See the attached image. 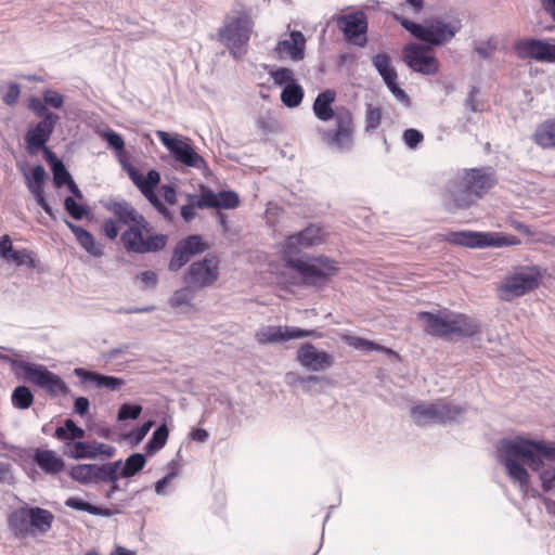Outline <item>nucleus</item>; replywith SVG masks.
I'll return each instance as SVG.
<instances>
[{
    "label": "nucleus",
    "mask_w": 555,
    "mask_h": 555,
    "mask_svg": "<svg viewBox=\"0 0 555 555\" xmlns=\"http://www.w3.org/2000/svg\"><path fill=\"white\" fill-rule=\"evenodd\" d=\"M34 460L36 464L47 474H57L64 467V462L51 450H38Z\"/></svg>",
    "instance_id": "35"
},
{
    "label": "nucleus",
    "mask_w": 555,
    "mask_h": 555,
    "mask_svg": "<svg viewBox=\"0 0 555 555\" xmlns=\"http://www.w3.org/2000/svg\"><path fill=\"white\" fill-rule=\"evenodd\" d=\"M297 361L310 372H324L333 366L334 357L323 350H319L310 343L302 344L297 350Z\"/></svg>",
    "instance_id": "19"
},
{
    "label": "nucleus",
    "mask_w": 555,
    "mask_h": 555,
    "mask_svg": "<svg viewBox=\"0 0 555 555\" xmlns=\"http://www.w3.org/2000/svg\"><path fill=\"white\" fill-rule=\"evenodd\" d=\"M35 400L34 393L29 387L25 385L16 386L11 395V402L15 409L26 410L33 405Z\"/></svg>",
    "instance_id": "40"
},
{
    "label": "nucleus",
    "mask_w": 555,
    "mask_h": 555,
    "mask_svg": "<svg viewBox=\"0 0 555 555\" xmlns=\"http://www.w3.org/2000/svg\"><path fill=\"white\" fill-rule=\"evenodd\" d=\"M286 266L297 271L301 282L307 286H321L331 275H334L337 267L335 261L325 256H289L283 257Z\"/></svg>",
    "instance_id": "8"
},
{
    "label": "nucleus",
    "mask_w": 555,
    "mask_h": 555,
    "mask_svg": "<svg viewBox=\"0 0 555 555\" xmlns=\"http://www.w3.org/2000/svg\"><path fill=\"white\" fill-rule=\"evenodd\" d=\"M254 21L245 9H235L227 14L219 28V41L227 47L234 59L242 57L250 40Z\"/></svg>",
    "instance_id": "5"
},
{
    "label": "nucleus",
    "mask_w": 555,
    "mask_h": 555,
    "mask_svg": "<svg viewBox=\"0 0 555 555\" xmlns=\"http://www.w3.org/2000/svg\"><path fill=\"white\" fill-rule=\"evenodd\" d=\"M259 344H279L291 339L319 337L314 330H304L295 326L267 325L256 332Z\"/></svg>",
    "instance_id": "17"
},
{
    "label": "nucleus",
    "mask_w": 555,
    "mask_h": 555,
    "mask_svg": "<svg viewBox=\"0 0 555 555\" xmlns=\"http://www.w3.org/2000/svg\"><path fill=\"white\" fill-rule=\"evenodd\" d=\"M190 259L191 256L188 254V251L183 249L180 244H177L170 258L168 269L176 272L185 266Z\"/></svg>",
    "instance_id": "48"
},
{
    "label": "nucleus",
    "mask_w": 555,
    "mask_h": 555,
    "mask_svg": "<svg viewBox=\"0 0 555 555\" xmlns=\"http://www.w3.org/2000/svg\"><path fill=\"white\" fill-rule=\"evenodd\" d=\"M20 94V86L16 82H10L7 91L2 94V100L7 105L13 106L14 104H16Z\"/></svg>",
    "instance_id": "57"
},
{
    "label": "nucleus",
    "mask_w": 555,
    "mask_h": 555,
    "mask_svg": "<svg viewBox=\"0 0 555 555\" xmlns=\"http://www.w3.org/2000/svg\"><path fill=\"white\" fill-rule=\"evenodd\" d=\"M120 242L129 254H150L162 250L167 244V235L152 232L150 222L127 227L120 234Z\"/></svg>",
    "instance_id": "10"
},
{
    "label": "nucleus",
    "mask_w": 555,
    "mask_h": 555,
    "mask_svg": "<svg viewBox=\"0 0 555 555\" xmlns=\"http://www.w3.org/2000/svg\"><path fill=\"white\" fill-rule=\"evenodd\" d=\"M544 274L545 270L535 264L522 267L520 270L507 274L501 285V298L509 301L534 291L541 285Z\"/></svg>",
    "instance_id": "11"
},
{
    "label": "nucleus",
    "mask_w": 555,
    "mask_h": 555,
    "mask_svg": "<svg viewBox=\"0 0 555 555\" xmlns=\"http://www.w3.org/2000/svg\"><path fill=\"white\" fill-rule=\"evenodd\" d=\"M194 288L193 286L185 285L184 287L177 289L169 299V306L171 308H179L182 306L191 305L194 299Z\"/></svg>",
    "instance_id": "43"
},
{
    "label": "nucleus",
    "mask_w": 555,
    "mask_h": 555,
    "mask_svg": "<svg viewBox=\"0 0 555 555\" xmlns=\"http://www.w3.org/2000/svg\"><path fill=\"white\" fill-rule=\"evenodd\" d=\"M31 534H43L52 528L54 515L44 508L35 506L29 507Z\"/></svg>",
    "instance_id": "33"
},
{
    "label": "nucleus",
    "mask_w": 555,
    "mask_h": 555,
    "mask_svg": "<svg viewBox=\"0 0 555 555\" xmlns=\"http://www.w3.org/2000/svg\"><path fill=\"white\" fill-rule=\"evenodd\" d=\"M455 176L459 177L478 198L492 186L491 175L483 168L463 169L457 171Z\"/></svg>",
    "instance_id": "24"
},
{
    "label": "nucleus",
    "mask_w": 555,
    "mask_h": 555,
    "mask_svg": "<svg viewBox=\"0 0 555 555\" xmlns=\"http://www.w3.org/2000/svg\"><path fill=\"white\" fill-rule=\"evenodd\" d=\"M386 13L390 14L403 29L414 38L421 40L427 48L447 44L462 29L460 20L447 22L441 17H431L425 20L424 23H417L401 14Z\"/></svg>",
    "instance_id": "4"
},
{
    "label": "nucleus",
    "mask_w": 555,
    "mask_h": 555,
    "mask_svg": "<svg viewBox=\"0 0 555 555\" xmlns=\"http://www.w3.org/2000/svg\"><path fill=\"white\" fill-rule=\"evenodd\" d=\"M324 231L318 224H310L302 231L289 235L283 245V257L301 255V250L320 244Z\"/></svg>",
    "instance_id": "18"
},
{
    "label": "nucleus",
    "mask_w": 555,
    "mask_h": 555,
    "mask_svg": "<svg viewBox=\"0 0 555 555\" xmlns=\"http://www.w3.org/2000/svg\"><path fill=\"white\" fill-rule=\"evenodd\" d=\"M537 145L543 149L555 147V117L540 124L533 134Z\"/></svg>",
    "instance_id": "36"
},
{
    "label": "nucleus",
    "mask_w": 555,
    "mask_h": 555,
    "mask_svg": "<svg viewBox=\"0 0 555 555\" xmlns=\"http://www.w3.org/2000/svg\"><path fill=\"white\" fill-rule=\"evenodd\" d=\"M29 109L34 112L37 117L41 119H46L48 115H56L55 113L48 109L47 104L44 103L43 98L39 99L36 96L30 98L29 100Z\"/></svg>",
    "instance_id": "54"
},
{
    "label": "nucleus",
    "mask_w": 555,
    "mask_h": 555,
    "mask_svg": "<svg viewBox=\"0 0 555 555\" xmlns=\"http://www.w3.org/2000/svg\"><path fill=\"white\" fill-rule=\"evenodd\" d=\"M74 374L82 382H90L95 385L98 388H105L108 390H117L122 385H125V380L120 377L104 375L98 372L88 371L83 367L74 369Z\"/></svg>",
    "instance_id": "28"
},
{
    "label": "nucleus",
    "mask_w": 555,
    "mask_h": 555,
    "mask_svg": "<svg viewBox=\"0 0 555 555\" xmlns=\"http://www.w3.org/2000/svg\"><path fill=\"white\" fill-rule=\"evenodd\" d=\"M64 223L75 235V238L80 247L83 248L89 255L93 257H101L103 255L102 245L95 241L94 236L89 231L67 219H64Z\"/></svg>",
    "instance_id": "30"
},
{
    "label": "nucleus",
    "mask_w": 555,
    "mask_h": 555,
    "mask_svg": "<svg viewBox=\"0 0 555 555\" xmlns=\"http://www.w3.org/2000/svg\"><path fill=\"white\" fill-rule=\"evenodd\" d=\"M416 319L422 322L424 333L431 337L473 338L481 333V324L477 319L448 308L420 311Z\"/></svg>",
    "instance_id": "3"
},
{
    "label": "nucleus",
    "mask_w": 555,
    "mask_h": 555,
    "mask_svg": "<svg viewBox=\"0 0 555 555\" xmlns=\"http://www.w3.org/2000/svg\"><path fill=\"white\" fill-rule=\"evenodd\" d=\"M107 209L114 214L117 220L127 227L145 222V217L128 202H112L107 205Z\"/></svg>",
    "instance_id": "32"
},
{
    "label": "nucleus",
    "mask_w": 555,
    "mask_h": 555,
    "mask_svg": "<svg viewBox=\"0 0 555 555\" xmlns=\"http://www.w3.org/2000/svg\"><path fill=\"white\" fill-rule=\"evenodd\" d=\"M120 464H121V460H117V461H114V462H109L108 465H111V469L114 470L112 475V478L108 479V478H104L101 479V482H111V488L107 490L105 496L107 499H113L114 498V494L115 492L117 491H120L121 490V487L118 482V480L121 477V475H119L118 470L120 469Z\"/></svg>",
    "instance_id": "47"
},
{
    "label": "nucleus",
    "mask_w": 555,
    "mask_h": 555,
    "mask_svg": "<svg viewBox=\"0 0 555 555\" xmlns=\"http://www.w3.org/2000/svg\"><path fill=\"white\" fill-rule=\"evenodd\" d=\"M156 137L177 163L189 168L207 169L206 160L195 151L189 139L163 130L156 131Z\"/></svg>",
    "instance_id": "12"
},
{
    "label": "nucleus",
    "mask_w": 555,
    "mask_h": 555,
    "mask_svg": "<svg viewBox=\"0 0 555 555\" xmlns=\"http://www.w3.org/2000/svg\"><path fill=\"white\" fill-rule=\"evenodd\" d=\"M306 37L299 30H292L288 36H281L274 47L279 59L289 57L294 62L302 61L306 52Z\"/></svg>",
    "instance_id": "21"
},
{
    "label": "nucleus",
    "mask_w": 555,
    "mask_h": 555,
    "mask_svg": "<svg viewBox=\"0 0 555 555\" xmlns=\"http://www.w3.org/2000/svg\"><path fill=\"white\" fill-rule=\"evenodd\" d=\"M109 147L117 152H121L125 149V142L120 134L114 130H106L102 134Z\"/></svg>",
    "instance_id": "56"
},
{
    "label": "nucleus",
    "mask_w": 555,
    "mask_h": 555,
    "mask_svg": "<svg viewBox=\"0 0 555 555\" xmlns=\"http://www.w3.org/2000/svg\"><path fill=\"white\" fill-rule=\"evenodd\" d=\"M240 204V198L234 191H221L215 193L210 189H204L196 201V207L233 209Z\"/></svg>",
    "instance_id": "22"
},
{
    "label": "nucleus",
    "mask_w": 555,
    "mask_h": 555,
    "mask_svg": "<svg viewBox=\"0 0 555 555\" xmlns=\"http://www.w3.org/2000/svg\"><path fill=\"white\" fill-rule=\"evenodd\" d=\"M8 526L15 538L23 539L31 534L29 507L14 509L8 518Z\"/></svg>",
    "instance_id": "31"
},
{
    "label": "nucleus",
    "mask_w": 555,
    "mask_h": 555,
    "mask_svg": "<svg viewBox=\"0 0 555 555\" xmlns=\"http://www.w3.org/2000/svg\"><path fill=\"white\" fill-rule=\"evenodd\" d=\"M404 63L413 72L422 75H435L439 70V60L428 51L426 46L408 43L402 51Z\"/></svg>",
    "instance_id": "16"
},
{
    "label": "nucleus",
    "mask_w": 555,
    "mask_h": 555,
    "mask_svg": "<svg viewBox=\"0 0 555 555\" xmlns=\"http://www.w3.org/2000/svg\"><path fill=\"white\" fill-rule=\"evenodd\" d=\"M514 51L521 60H534L540 63H555V39L527 37L517 40Z\"/></svg>",
    "instance_id": "14"
},
{
    "label": "nucleus",
    "mask_w": 555,
    "mask_h": 555,
    "mask_svg": "<svg viewBox=\"0 0 555 555\" xmlns=\"http://www.w3.org/2000/svg\"><path fill=\"white\" fill-rule=\"evenodd\" d=\"M336 92L326 89L320 92L312 104L314 116L321 121L334 120V128L320 133L326 144L338 152H349L353 145V121L351 113L344 108H333Z\"/></svg>",
    "instance_id": "2"
},
{
    "label": "nucleus",
    "mask_w": 555,
    "mask_h": 555,
    "mask_svg": "<svg viewBox=\"0 0 555 555\" xmlns=\"http://www.w3.org/2000/svg\"><path fill=\"white\" fill-rule=\"evenodd\" d=\"M7 262H12L17 267L25 266L31 269L36 267L34 253L25 248L14 249Z\"/></svg>",
    "instance_id": "46"
},
{
    "label": "nucleus",
    "mask_w": 555,
    "mask_h": 555,
    "mask_svg": "<svg viewBox=\"0 0 555 555\" xmlns=\"http://www.w3.org/2000/svg\"><path fill=\"white\" fill-rule=\"evenodd\" d=\"M12 370L24 380L46 390L51 397L66 396L69 388L66 383L55 373L42 364L25 360H12Z\"/></svg>",
    "instance_id": "9"
},
{
    "label": "nucleus",
    "mask_w": 555,
    "mask_h": 555,
    "mask_svg": "<svg viewBox=\"0 0 555 555\" xmlns=\"http://www.w3.org/2000/svg\"><path fill=\"white\" fill-rule=\"evenodd\" d=\"M169 430L165 424L159 425L152 434L151 439L145 446L149 455L158 452L167 442Z\"/></svg>",
    "instance_id": "41"
},
{
    "label": "nucleus",
    "mask_w": 555,
    "mask_h": 555,
    "mask_svg": "<svg viewBox=\"0 0 555 555\" xmlns=\"http://www.w3.org/2000/svg\"><path fill=\"white\" fill-rule=\"evenodd\" d=\"M137 279L144 284L146 288H154L157 285L158 276L152 270L141 272Z\"/></svg>",
    "instance_id": "61"
},
{
    "label": "nucleus",
    "mask_w": 555,
    "mask_h": 555,
    "mask_svg": "<svg viewBox=\"0 0 555 555\" xmlns=\"http://www.w3.org/2000/svg\"><path fill=\"white\" fill-rule=\"evenodd\" d=\"M116 449L103 442H85L76 441L73 446V456L76 459H95L103 455L105 457H113Z\"/></svg>",
    "instance_id": "29"
},
{
    "label": "nucleus",
    "mask_w": 555,
    "mask_h": 555,
    "mask_svg": "<svg viewBox=\"0 0 555 555\" xmlns=\"http://www.w3.org/2000/svg\"><path fill=\"white\" fill-rule=\"evenodd\" d=\"M142 412L140 404L124 403L118 410V421L137 420Z\"/></svg>",
    "instance_id": "53"
},
{
    "label": "nucleus",
    "mask_w": 555,
    "mask_h": 555,
    "mask_svg": "<svg viewBox=\"0 0 555 555\" xmlns=\"http://www.w3.org/2000/svg\"><path fill=\"white\" fill-rule=\"evenodd\" d=\"M44 158L52 170L53 182L56 188L67 185L73 180L64 163L50 149H46Z\"/></svg>",
    "instance_id": "34"
},
{
    "label": "nucleus",
    "mask_w": 555,
    "mask_h": 555,
    "mask_svg": "<svg viewBox=\"0 0 555 555\" xmlns=\"http://www.w3.org/2000/svg\"><path fill=\"white\" fill-rule=\"evenodd\" d=\"M145 464L146 459L144 454L132 453L126 459L125 463L121 462L118 473L122 478H131L141 472Z\"/></svg>",
    "instance_id": "37"
},
{
    "label": "nucleus",
    "mask_w": 555,
    "mask_h": 555,
    "mask_svg": "<svg viewBox=\"0 0 555 555\" xmlns=\"http://www.w3.org/2000/svg\"><path fill=\"white\" fill-rule=\"evenodd\" d=\"M153 425H154L153 421H147L139 428L130 430L127 434V440L129 441V443L131 446L139 444L145 438V436L151 430Z\"/></svg>",
    "instance_id": "52"
},
{
    "label": "nucleus",
    "mask_w": 555,
    "mask_h": 555,
    "mask_svg": "<svg viewBox=\"0 0 555 555\" xmlns=\"http://www.w3.org/2000/svg\"><path fill=\"white\" fill-rule=\"evenodd\" d=\"M446 241L449 244L472 249L502 248L516 246L521 243L517 236L505 232L474 230L450 231L446 236Z\"/></svg>",
    "instance_id": "7"
},
{
    "label": "nucleus",
    "mask_w": 555,
    "mask_h": 555,
    "mask_svg": "<svg viewBox=\"0 0 555 555\" xmlns=\"http://www.w3.org/2000/svg\"><path fill=\"white\" fill-rule=\"evenodd\" d=\"M336 22L338 28L348 40H352L359 35L365 34L367 29L366 18L362 12L338 15Z\"/></svg>",
    "instance_id": "27"
},
{
    "label": "nucleus",
    "mask_w": 555,
    "mask_h": 555,
    "mask_svg": "<svg viewBox=\"0 0 555 555\" xmlns=\"http://www.w3.org/2000/svg\"><path fill=\"white\" fill-rule=\"evenodd\" d=\"M384 85L393 95L399 104L404 108L412 106V100L404 89L398 82V74L391 64L389 55L384 53Z\"/></svg>",
    "instance_id": "26"
},
{
    "label": "nucleus",
    "mask_w": 555,
    "mask_h": 555,
    "mask_svg": "<svg viewBox=\"0 0 555 555\" xmlns=\"http://www.w3.org/2000/svg\"><path fill=\"white\" fill-rule=\"evenodd\" d=\"M178 244H180L191 257L202 254L208 249V245L198 234L189 235L186 238L181 240Z\"/></svg>",
    "instance_id": "44"
},
{
    "label": "nucleus",
    "mask_w": 555,
    "mask_h": 555,
    "mask_svg": "<svg viewBox=\"0 0 555 555\" xmlns=\"http://www.w3.org/2000/svg\"><path fill=\"white\" fill-rule=\"evenodd\" d=\"M127 175L132 183L139 189L141 194L149 201L155 210L166 220H171L172 216L166 205L156 194V189L160 183V173L156 169H150L145 177L132 165L125 166Z\"/></svg>",
    "instance_id": "13"
},
{
    "label": "nucleus",
    "mask_w": 555,
    "mask_h": 555,
    "mask_svg": "<svg viewBox=\"0 0 555 555\" xmlns=\"http://www.w3.org/2000/svg\"><path fill=\"white\" fill-rule=\"evenodd\" d=\"M64 208L75 220H81L89 214L88 207L78 204L75 198L67 196L64 199Z\"/></svg>",
    "instance_id": "50"
},
{
    "label": "nucleus",
    "mask_w": 555,
    "mask_h": 555,
    "mask_svg": "<svg viewBox=\"0 0 555 555\" xmlns=\"http://www.w3.org/2000/svg\"><path fill=\"white\" fill-rule=\"evenodd\" d=\"M402 141L409 150H416L424 141V134L416 128H408L402 132Z\"/></svg>",
    "instance_id": "49"
},
{
    "label": "nucleus",
    "mask_w": 555,
    "mask_h": 555,
    "mask_svg": "<svg viewBox=\"0 0 555 555\" xmlns=\"http://www.w3.org/2000/svg\"><path fill=\"white\" fill-rule=\"evenodd\" d=\"M382 119V111L379 107H374L371 104L366 108V130L375 129Z\"/></svg>",
    "instance_id": "58"
},
{
    "label": "nucleus",
    "mask_w": 555,
    "mask_h": 555,
    "mask_svg": "<svg viewBox=\"0 0 555 555\" xmlns=\"http://www.w3.org/2000/svg\"><path fill=\"white\" fill-rule=\"evenodd\" d=\"M114 470L106 464H78L70 468V477L81 483H100L103 477L111 479Z\"/></svg>",
    "instance_id": "23"
},
{
    "label": "nucleus",
    "mask_w": 555,
    "mask_h": 555,
    "mask_svg": "<svg viewBox=\"0 0 555 555\" xmlns=\"http://www.w3.org/2000/svg\"><path fill=\"white\" fill-rule=\"evenodd\" d=\"M286 382L288 384L298 383L304 391L312 392L313 386L325 382V378L317 375L301 376L296 373L289 372L286 374Z\"/></svg>",
    "instance_id": "42"
},
{
    "label": "nucleus",
    "mask_w": 555,
    "mask_h": 555,
    "mask_svg": "<svg viewBox=\"0 0 555 555\" xmlns=\"http://www.w3.org/2000/svg\"><path fill=\"white\" fill-rule=\"evenodd\" d=\"M219 278V261L214 256H207L202 260L190 264L185 274L184 283L196 289L211 286Z\"/></svg>",
    "instance_id": "15"
},
{
    "label": "nucleus",
    "mask_w": 555,
    "mask_h": 555,
    "mask_svg": "<svg viewBox=\"0 0 555 555\" xmlns=\"http://www.w3.org/2000/svg\"><path fill=\"white\" fill-rule=\"evenodd\" d=\"M90 408V401L87 397H78L74 401V412L79 416L88 414Z\"/></svg>",
    "instance_id": "64"
},
{
    "label": "nucleus",
    "mask_w": 555,
    "mask_h": 555,
    "mask_svg": "<svg viewBox=\"0 0 555 555\" xmlns=\"http://www.w3.org/2000/svg\"><path fill=\"white\" fill-rule=\"evenodd\" d=\"M270 76L276 86H287L288 83H295V74L293 69L287 67H279L270 72Z\"/></svg>",
    "instance_id": "51"
},
{
    "label": "nucleus",
    "mask_w": 555,
    "mask_h": 555,
    "mask_svg": "<svg viewBox=\"0 0 555 555\" xmlns=\"http://www.w3.org/2000/svg\"><path fill=\"white\" fill-rule=\"evenodd\" d=\"M47 177V172L41 165H37L33 168L30 177H27V188L30 193H39L43 191V184Z\"/></svg>",
    "instance_id": "45"
},
{
    "label": "nucleus",
    "mask_w": 555,
    "mask_h": 555,
    "mask_svg": "<svg viewBox=\"0 0 555 555\" xmlns=\"http://www.w3.org/2000/svg\"><path fill=\"white\" fill-rule=\"evenodd\" d=\"M466 411V404H457L453 401H417L411 406L410 415L416 426L426 427L428 425L460 423L461 416Z\"/></svg>",
    "instance_id": "6"
},
{
    "label": "nucleus",
    "mask_w": 555,
    "mask_h": 555,
    "mask_svg": "<svg viewBox=\"0 0 555 555\" xmlns=\"http://www.w3.org/2000/svg\"><path fill=\"white\" fill-rule=\"evenodd\" d=\"M304 94V89L299 83H288L281 92V101L285 106L294 108L300 105Z\"/></svg>",
    "instance_id": "38"
},
{
    "label": "nucleus",
    "mask_w": 555,
    "mask_h": 555,
    "mask_svg": "<svg viewBox=\"0 0 555 555\" xmlns=\"http://www.w3.org/2000/svg\"><path fill=\"white\" fill-rule=\"evenodd\" d=\"M446 190L454 209H467L472 207L478 198L456 176L448 181Z\"/></svg>",
    "instance_id": "25"
},
{
    "label": "nucleus",
    "mask_w": 555,
    "mask_h": 555,
    "mask_svg": "<svg viewBox=\"0 0 555 555\" xmlns=\"http://www.w3.org/2000/svg\"><path fill=\"white\" fill-rule=\"evenodd\" d=\"M14 248L9 235H3L0 238V257L8 261L10 255L13 253Z\"/></svg>",
    "instance_id": "63"
},
{
    "label": "nucleus",
    "mask_w": 555,
    "mask_h": 555,
    "mask_svg": "<svg viewBox=\"0 0 555 555\" xmlns=\"http://www.w3.org/2000/svg\"><path fill=\"white\" fill-rule=\"evenodd\" d=\"M60 120L59 115H48L46 119H41L34 128L29 129L25 134V142L28 152L33 153L42 150L46 154L47 142L54 131Z\"/></svg>",
    "instance_id": "20"
},
{
    "label": "nucleus",
    "mask_w": 555,
    "mask_h": 555,
    "mask_svg": "<svg viewBox=\"0 0 555 555\" xmlns=\"http://www.w3.org/2000/svg\"><path fill=\"white\" fill-rule=\"evenodd\" d=\"M42 96L47 106L55 109L61 108L64 104V96L56 90L47 89L43 91Z\"/></svg>",
    "instance_id": "55"
},
{
    "label": "nucleus",
    "mask_w": 555,
    "mask_h": 555,
    "mask_svg": "<svg viewBox=\"0 0 555 555\" xmlns=\"http://www.w3.org/2000/svg\"><path fill=\"white\" fill-rule=\"evenodd\" d=\"M85 430L77 426L72 418L64 421V426H59L55 429L54 436L59 440L70 441L76 439H82L85 437Z\"/></svg>",
    "instance_id": "39"
},
{
    "label": "nucleus",
    "mask_w": 555,
    "mask_h": 555,
    "mask_svg": "<svg viewBox=\"0 0 555 555\" xmlns=\"http://www.w3.org/2000/svg\"><path fill=\"white\" fill-rule=\"evenodd\" d=\"M193 199L194 196L189 195V204L181 207L180 214L185 222H190L195 217L194 208L196 207V202Z\"/></svg>",
    "instance_id": "62"
},
{
    "label": "nucleus",
    "mask_w": 555,
    "mask_h": 555,
    "mask_svg": "<svg viewBox=\"0 0 555 555\" xmlns=\"http://www.w3.org/2000/svg\"><path fill=\"white\" fill-rule=\"evenodd\" d=\"M494 50L495 48L491 44L490 40L485 42H476L474 47V51L483 60L491 59Z\"/></svg>",
    "instance_id": "60"
},
{
    "label": "nucleus",
    "mask_w": 555,
    "mask_h": 555,
    "mask_svg": "<svg viewBox=\"0 0 555 555\" xmlns=\"http://www.w3.org/2000/svg\"><path fill=\"white\" fill-rule=\"evenodd\" d=\"M65 506L80 511V512H87L91 514L93 504L78 498V496H70L65 501Z\"/></svg>",
    "instance_id": "59"
},
{
    "label": "nucleus",
    "mask_w": 555,
    "mask_h": 555,
    "mask_svg": "<svg viewBox=\"0 0 555 555\" xmlns=\"http://www.w3.org/2000/svg\"><path fill=\"white\" fill-rule=\"evenodd\" d=\"M496 451L498 461L521 490L530 487L528 466L539 475L543 492L555 491V465L545 467V462H555V442L517 435L500 439Z\"/></svg>",
    "instance_id": "1"
}]
</instances>
